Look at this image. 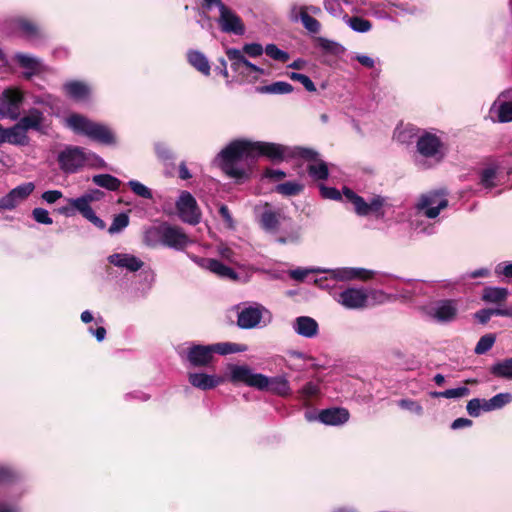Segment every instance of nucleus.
Masks as SVG:
<instances>
[{
    "instance_id": "nucleus-1",
    "label": "nucleus",
    "mask_w": 512,
    "mask_h": 512,
    "mask_svg": "<svg viewBox=\"0 0 512 512\" xmlns=\"http://www.w3.org/2000/svg\"><path fill=\"white\" fill-rule=\"evenodd\" d=\"M229 380L233 384L243 383L260 391L286 397L291 394L289 381L284 376L268 377L261 373H253L246 365H230Z\"/></svg>"
},
{
    "instance_id": "nucleus-2",
    "label": "nucleus",
    "mask_w": 512,
    "mask_h": 512,
    "mask_svg": "<svg viewBox=\"0 0 512 512\" xmlns=\"http://www.w3.org/2000/svg\"><path fill=\"white\" fill-rule=\"evenodd\" d=\"M220 168L230 178L243 183L250 177V169L240 167L243 160L253 161V144L249 140H235L228 144L218 155Z\"/></svg>"
},
{
    "instance_id": "nucleus-3",
    "label": "nucleus",
    "mask_w": 512,
    "mask_h": 512,
    "mask_svg": "<svg viewBox=\"0 0 512 512\" xmlns=\"http://www.w3.org/2000/svg\"><path fill=\"white\" fill-rule=\"evenodd\" d=\"M67 126L76 134L85 135L100 144H116V137L108 126L94 122L81 114H71L67 118Z\"/></svg>"
},
{
    "instance_id": "nucleus-4",
    "label": "nucleus",
    "mask_w": 512,
    "mask_h": 512,
    "mask_svg": "<svg viewBox=\"0 0 512 512\" xmlns=\"http://www.w3.org/2000/svg\"><path fill=\"white\" fill-rule=\"evenodd\" d=\"M103 196L104 193L101 190L94 189L82 195L81 197L69 199V204H71L85 219L90 221L94 226L103 230L106 227L105 222L95 214L92 207L90 206L91 202L98 201Z\"/></svg>"
},
{
    "instance_id": "nucleus-5",
    "label": "nucleus",
    "mask_w": 512,
    "mask_h": 512,
    "mask_svg": "<svg viewBox=\"0 0 512 512\" xmlns=\"http://www.w3.org/2000/svg\"><path fill=\"white\" fill-rule=\"evenodd\" d=\"M253 161L264 157L274 164L283 162L290 152V148L283 144L265 141L253 142Z\"/></svg>"
},
{
    "instance_id": "nucleus-6",
    "label": "nucleus",
    "mask_w": 512,
    "mask_h": 512,
    "mask_svg": "<svg viewBox=\"0 0 512 512\" xmlns=\"http://www.w3.org/2000/svg\"><path fill=\"white\" fill-rule=\"evenodd\" d=\"M57 161L60 169L64 173L73 174L84 166L86 156L83 148L78 146H67L58 154Z\"/></svg>"
},
{
    "instance_id": "nucleus-7",
    "label": "nucleus",
    "mask_w": 512,
    "mask_h": 512,
    "mask_svg": "<svg viewBox=\"0 0 512 512\" xmlns=\"http://www.w3.org/2000/svg\"><path fill=\"white\" fill-rule=\"evenodd\" d=\"M176 208L183 222L191 225H196L200 222L201 213L196 199L191 193L183 191L176 202Z\"/></svg>"
},
{
    "instance_id": "nucleus-8",
    "label": "nucleus",
    "mask_w": 512,
    "mask_h": 512,
    "mask_svg": "<svg viewBox=\"0 0 512 512\" xmlns=\"http://www.w3.org/2000/svg\"><path fill=\"white\" fill-rule=\"evenodd\" d=\"M34 189L35 184L33 182H26L10 190L0 198V212L15 209L33 193Z\"/></svg>"
},
{
    "instance_id": "nucleus-9",
    "label": "nucleus",
    "mask_w": 512,
    "mask_h": 512,
    "mask_svg": "<svg viewBox=\"0 0 512 512\" xmlns=\"http://www.w3.org/2000/svg\"><path fill=\"white\" fill-rule=\"evenodd\" d=\"M417 151L425 158H437L441 160L444 157V144L441 139L430 132H425L417 140Z\"/></svg>"
},
{
    "instance_id": "nucleus-10",
    "label": "nucleus",
    "mask_w": 512,
    "mask_h": 512,
    "mask_svg": "<svg viewBox=\"0 0 512 512\" xmlns=\"http://www.w3.org/2000/svg\"><path fill=\"white\" fill-rule=\"evenodd\" d=\"M219 13L218 24L222 32L238 36L244 35L245 24L240 16L226 5L221 7Z\"/></svg>"
},
{
    "instance_id": "nucleus-11",
    "label": "nucleus",
    "mask_w": 512,
    "mask_h": 512,
    "mask_svg": "<svg viewBox=\"0 0 512 512\" xmlns=\"http://www.w3.org/2000/svg\"><path fill=\"white\" fill-rule=\"evenodd\" d=\"M163 246L175 250H184L190 243L188 235L184 230L168 222H164Z\"/></svg>"
},
{
    "instance_id": "nucleus-12",
    "label": "nucleus",
    "mask_w": 512,
    "mask_h": 512,
    "mask_svg": "<svg viewBox=\"0 0 512 512\" xmlns=\"http://www.w3.org/2000/svg\"><path fill=\"white\" fill-rule=\"evenodd\" d=\"M448 206V200L439 192L423 195L418 204V209L425 210L424 214L429 219L436 218L440 211Z\"/></svg>"
},
{
    "instance_id": "nucleus-13",
    "label": "nucleus",
    "mask_w": 512,
    "mask_h": 512,
    "mask_svg": "<svg viewBox=\"0 0 512 512\" xmlns=\"http://www.w3.org/2000/svg\"><path fill=\"white\" fill-rule=\"evenodd\" d=\"M1 105L6 109V114L12 120L20 116V107L24 101L23 93L15 88H7L2 92Z\"/></svg>"
},
{
    "instance_id": "nucleus-14",
    "label": "nucleus",
    "mask_w": 512,
    "mask_h": 512,
    "mask_svg": "<svg viewBox=\"0 0 512 512\" xmlns=\"http://www.w3.org/2000/svg\"><path fill=\"white\" fill-rule=\"evenodd\" d=\"M215 359L212 345H193L187 350V360L193 367H207Z\"/></svg>"
},
{
    "instance_id": "nucleus-15",
    "label": "nucleus",
    "mask_w": 512,
    "mask_h": 512,
    "mask_svg": "<svg viewBox=\"0 0 512 512\" xmlns=\"http://www.w3.org/2000/svg\"><path fill=\"white\" fill-rule=\"evenodd\" d=\"M368 294L363 289L347 288L339 293L337 301L347 309L366 307Z\"/></svg>"
},
{
    "instance_id": "nucleus-16",
    "label": "nucleus",
    "mask_w": 512,
    "mask_h": 512,
    "mask_svg": "<svg viewBox=\"0 0 512 512\" xmlns=\"http://www.w3.org/2000/svg\"><path fill=\"white\" fill-rule=\"evenodd\" d=\"M458 314L457 302L452 299L441 300L437 302L433 310L432 316L441 323L452 322Z\"/></svg>"
},
{
    "instance_id": "nucleus-17",
    "label": "nucleus",
    "mask_w": 512,
    "mask_h": 512,
    "mask_svg": "<svg viewBox=\"0 0 512 512\" xmlns=\"http://www.w3.org/2000/svg\"><path fill=\"white\" fill-rule=\"evenodd\" d=\"M201 266L214 273L220 278L229 279L231 281H238V273L231 267L223 264L221 261L214 258H202Z\"/></svg>"
},
{
    "instance_id": "nucleus-18",
    "label": "nucleus",
    "mask_w": 512,
    "mask_h": 512,
    "mask_svg": "<svg viewBox=\"0 0 512 512\" xmlns=\"http://www.w3.org/2000/svg\"><path fill=\"white\" fill-rule=\"evenodd\" d=\"M350 414L346 408L333 407L323 409L318 413V420L326 425H341L349 420Z\"/></svg>"
},
{
    "instance_id": "nucleus-19",
    "label": "nucleus",
    "mask_w": 512,
    "mask_h": 512,
    "mask_svg": "<svg viewBox=\"0 0 512 512\" xmlns=\"http://www.w3.org/2000/svg\"><path fill=\"white\" fill-rule=\"evenodd\" d=\"M110 264L126 268L130 272H136L144 266V262L131 254L115 253L108 257Z\"/></svg>"
},
{
    "instance_id": "nucleus-20",
    "label": "nucleus",
    "mask_w": 512,
    "mask_h": 512,
    "mask_svg": "<svg viewBox=\"0 0 512 512\" xmlns=\"http://www.w3.org/2000/svg\"><path fill=\"white\" fill-rule=\"evenodd\" d=\"M262 319V312L257 307H247L238 313L237 325L242 329L256 327Z\"/></svg>"
},
{
    "instance_id": "nucleus-21",
    "label": "nucleus",
    "mask_w": 512,
    "mask_h": 512,
    "mask_svg": "<svg viewBox=\"0 0 512 512\" xmlns=\"http://www.w3.org/2000/svg\"><path fill=\"white\" fill-rule=\"evenodd\" d=\"M189 383L201 390H210L218 386L222 379L205 373H190Z\"/></svg>"
},
{
    "instance_id": "nucleus-22",
    "label": "nucleus",
    "mask_w": 512,
    "mask_h": 512,
    "mask_svg": "<svg viewBox=\"0 0 512 512\" xmlns=\"http://www.w3.org/2000/svg\"><path fill=\"white\" fill-rule=\"evenodd\" d=\"M509 296V291L507 288L503 287H485L482 290L481 300L485 303L497 304L501 305L506 302Z\"/></svg>"
},
{
    "instance_id": "nucleus-23",
    "label": "nucleus",
    "mask_w": 512,
    "mask_h": 512,
    "mask_svg": "<svg viewBox=\"0 0 512 512\" xmlns=\"http://www.w3.org/2000/svg\"><path fill=\"white\" fill-rule=\"evenodd\" d=\"M63 89L67 96L76 101H82L89 97L90 88L81 81H69L64 84Z\"/></svg>"
},
{
    "instance_id": "nucleus-24",
    "label": "nucleus",
    "mask_w": 512,
    "mask_h": 512,
    "mask_svg": "<svg viewBox=\"0 0 512 512\" xmlns=\"http://www.w3.org/2000/svg\"><path fill=\"white\" fill-rule=\"evenodd\" d=\"M294 329L299 335L312 338L318 333V323L311 317L300 316L295 320Z\"/></svg>"
},
{
    "instance_id": "nucleus-25",
    "label": "nucleus",
    "mask_w": 512,
    "mask_h": 512,
    "mask_svg": "<svg viewBox=\"0 0 512 512\" xmlns=\"http://www.w3.org/2000/svg\"><path fill=\"white\" fill-rule=\"evenodd\" d=\"M187 61L204 76L210 75L211 67L209 61L202 52L198 50H189L187 52Z\"/></svg>"
},
{
    "instance_id": "nucleus-26",
    "label": "nucleus",
    "mask_w": 512,
    "mask_h": 512,
    "mask_svg": "<svg viewBox=\"0 0 512 512\" xmlns=\"http://www.w3.org/2000/svg\"><path fill=\"white\" fill-rule=\"evenodd\" d=\"M43 119H44L43 113L37 108H32V109H30L28 115H25L24 117H22L17 123L25 131L30 130V129L35 130V131H40Z\"/></svg>"
},
{
    "instance_id": "nucleus-27",
    "label": "nucleus",
    "mask_w": 512,
    "mask_h": 512,
    "mask_svg": "<svg viewBox=\"0 0 512 512\" xmlns=\"http://www.w3.org/2000/svg\"><path fill=\"white\" fill-rule=\"evenodd\" d=\"M164 222L158 226H151L144 231L143 243L151 248L163 246Z\"/></svg>"
},
{
    "instance_id": "nucleus-28",
    "label": "nucleus",
    "mask_w": 512,
    "mask_h": 512,
    "mask_svg": "<svg viewBox=\"0 0 512 512\" xmlns=\"http://www.w3.org/2000/svg\"><path fill=\"white\" fill-rule=\"evenodd\" d=\"M342 193L346 200L354 205V210L357 215L367 216L368 203L363 197L346 186L343 187Z\"/></svg>"
},
{
    "instance_id": "nucleus-29",
    "label": "nucleus",
    "mask_w": 512,
    "mask_h": 512,
    "mask_svg": "<svg viewBox=\"0 0 512 512\" xmlns=\"http://www.w3.org/2000/svg\"><path fill=\"white\" fill-rule=\"evenodd\" d=\"M492 316L512 317V307L510 308H483L478 310L474 317L479 323L485 325L489 322Z\"/></svg>"
},
{
    "instance_id": "nucleus-30",
    "label": "nucleus",
    "mask_w": 512,
    "mask_h": 512,
    "mask_svg": "<svg viewBox=\"0 0 512 512\" xmlns=\"http://www.w3.org/2000/svg\"><path fill=\"white\" fill-rule=\"evenodd\" d=\"M489 372L496 378L512 380V357L494 363Z\"/></svg>"
},
{
    "instance_id": "nucleus-31",
    "label": "nucleus",
    "mask_w": 512,
    "mask_h": 512,
    "mask_svg": "<svg viewBox=\"0 0 512 512\" xmlns=\"http://www.w3.org/2000/svg\"><path fill=\"white\" fill-rule=\"evenodd\" d=\"M5 139V143L13 145H26L28 143L26 131L18 123L10 128H6Z\"/></svg>"
},
{
    "instance_id": "nucleus-32",
    "label": "nucleus",
    "mask_w": 512,
    "mask_h": 512,
    "mask_svg": "<svg viewBox=\"0 0 512 512\" xmlns=\"http://www.w3.org/2000/svg\"><path fill=\"white\" fill-rule=\"evenodd\" d=\"M293 90V86L284 81H277L257 88V91L263 94H289L293 92Z\"/></svg>"
},
{
    "instance_id": "nucleus-33",
    "label": "nucleus",
    "mask_w": 512,
    "mask_h": 512,
    "mask_svg": "<svg viewBox=\"0 0 512 512\" xmlns=\"http://www.w3.org/2000/svg\"><path fill=\"white\" fill-rule=\"evenodd\" d=\"M92 181L97 186L109 191H117L120 188L121 181L110 174H98L93 176Z\"/></svg>"
},
{
    "instance_id": "nucleus-34",
    "label": "nucleus",
    "mask_w": 512,
    "mask_h": 512,
    "mask_svg": "<svg viewBox=\"0 0 512 512\" xmlns=\"http://www.w3.org/2000/svg\"><path fill=\"white\" fill-rule=\"evenodd\" d=\"M226 55L228 59L231 61V68L233 71L244 74V65L242 64V61H245L246 58L244 57L242 51L236 48H229L226 51Z\"/></svg>"
},
{
    "instance_id": "nucleus-35",
    "label": "nucleus",
    "mask_w": 512,
    "mask_h": 512,
    "mask_svg": "<svg viewBox=\"0 0 512 512\" xmlns=\"http://www.w3.org/2000/svg\"><path fill=\"white\" fill-rule=\"evenodd\" d=\"M307 172L315 180H326L329 177L327 163L319 159L317 164L308 165Z\"/></svg>"
},
{
    "instance_id": "nucleus-36",
    "label": "nucleus",
    "mask_w": 512,
    "mask_h": 512,
    "mask_svg": "<svg viewBox=\"0 0 512 512\" xmlns=\"http://www.w3.org/2000/svg\"><path fill=\"white\" fill-rule=\"evenodd\" d=\"M288 156H291L293 158H301L303 160L312 162L318 161L319 153L312 148L296 146L292 150H290Z\"/></svg>"
},
{
    "instance_id": "nucleus-37",
    "label": "nucleus",
    "mask_w": 512,
    "mask_h": 512,
    "mask_svg": "<svg viewBox=\"0 0 512 512\" xmlns=\"http://www.w3.org/2000/svg\"><path fill=\"white\" fill-rule=\"evenodd\" d=\"M279 216L276 212L267 210L261 214L260 224L266 231H274L279 226Z\"/></svg>"
},
{
    "instance_id": "nucleus-38",
    "label": "nucleus",
    "mask_w": 512,
    "mask_h": 512,
    "mask_svg": "<svg viewBox=\"0 0 512 512\" xmlns=\"http://www.w3.org/2000/svg\"><path fill=\"white\" fill-rule=\"evenodd\" d=\"M304 189V185L297 182H285L278 184L275 191L284 196H296L300 194Z\"/></svg>"
},
{
    "instance_id": "nucleus-39",
    "label": "nucleus",
    "mask_w": 512,
    "mask_h": 512,
    "mask_svg": "<svg viewBox=\"0 0 512 512\" xmlns=\"http://www.w3.org/2000/svg\"><path fill=\"white\" fill-rule=\"evenodd\" d=\"M214 354L218 353L221 355H227L230 353H238L246 350L245 345L237 344V343H217L212 344Z\"/></svg>"
},
{
    "instance_id": "nucleus-40",
    "label": "nucleus",
    "mask_w": 512,
    "mask_h": 512,
    "mask_svg": "<svg viewBox=\"0 0 512 512\" xmlns=\"http://www.w3.org/2000/svg\"><path fill=\"white\" fill-rule=\"evenodd\" d=\"M469 393H470V390L466 386H462V387H458V388L447 389V390L441 391V392H433L431 395L436 398L452 399V398L465 397V396L469 395Z\"/></svg>"
},
{
    "instance_id": "nucleus-41",
    "label": "nucleus",
    "mask_w": 512,
    "mask_h": 512,
    "mask_svg": "<svg viewBox=\"0 0 512 512\" xmlns=\"http://www.w3.org/2000/svg\"><path fill=\"white\" fill-rule=\"evenodd\" d=\"M497 117L500 123L512 122V101L499 103L497 107Z\"/></svg>"
},
{
    "instance_id": "nucleus-42",
    "label": "nucleus",
    "mask_w": 512,
    "mask_h": 512,
    "mask_svg": "<svg viewBox=\"0 0 512 512\" xmlns=\"http://www.w3.org/2000/svg\"><path fill=\"white\" fill-rule=\"evenodd\" d=\"M495 340L496 337L494 334L483 335L476 344V347L474 349L475 353L478 355L486 353L493 347Z\"/></svg>"
},
{
    "instance_id": "nucleus-43",
    "label": "nucleus",
    "mask_w": 512,
    "mask_h": 512,
    "mask_svg": "<svg viewBox=\"0 0 512 512\" xmlns=\"http://www.w3.org/2000/svg\"><path fill=\"white\" fill-rule=\"evenodd\" d=\"M300 18H301V22H302L303 26L309 32L316 34L320 31V29H321L320 22L316 18L309 15L307 12L301 11Z\"/></svg>"
},
{
    "instance_id": "nucleus-44",
    "label": "nucleus",
    "mask_w": 512,
    "mask_h": 512,
    "mask_svg": "<svg viewBox=\"0 0 512 512\" xmlns=\"http://www.w3.org/2000/svg\"><path fill=\"white\" fill-rule=\"evenodd\" d=\"M265 53L273 60L285 63L289 60L290 56L286 51L279 49L275 44H268L265 47Z\"/></svg>"
},
{
    "instance_id": "nucleus-45",
    "label": "nucleus",
    "mask_w": 512,
    "mask_h": 512,
    "mask_svg": "<svg viewBox=\"0 0 512 512\" xmlns=\"http://www.w3.org/2000/svg\"><path fill=\"white\" fill-rule=\"evenodd\" d=\"M128 225L129 216L126 213H119L114 217L113 222L108 229V232L110 234H115L126 228Z\"/></svg>"
},
{
    "instance_id": "nucleus-46",
    "label": "nucleus",
    "mask_w": 512,
    "mask_h": 512,
    "mask_svg": "<svg viewBox=\"0 0 512 512\" xmlns=\"http://www.w3.org/2000/svg\"><path fill=\"white\" fill-rule=\"evenodd\" d=\"M348 23H349V26L354 31L361 32V33L368 32L372 28V23L369 20L359 17V16L351 17L349 19Z\"/></svg>"
},
{
    "instance_id": "nucleus-47",
    "label": "nucleus",
    "mask_w": 512,
    "mask_h": 512,
    "mask_svg": "<svg viewBox=\"0 0 512 512\" xmlns=\"http://www.w3.org/2000/svg\"><path fill=\"white\" fill-rule=\"evenodd\" d=\"M15 60L22 68L28 70L37 71L40 65L39 61L36 58L30 57L22 53L16 54Z\"/></svg>"
},
{
    "instance_id": "nucleus-48",
    "label": "nucleus",
    "mask_w": 512,
    "mask_h": 512,
    "mask_svg": "<svg viewBox=\"0 0 512 512\" xmlns=\"http://www.w3.org/2000/svg\"><path fill=\"white\" fill-rule=\"evenodd\" d=\"M128 185L137 196L144 199H152L153 195L151 190L139 181L131 180Z\"/></svg>"
},
{
    "instance_id": "nucleus-49",
    "label": "nucleus",
    "mask_w": 512,
    "mask_h": 512,
    "mask_svg": "<svg viewBox=\"0 0 512 512\" xmlns=\"http://www.w3.org/2000/svg\"><path fill=\"white\" fill-rule=\"evenodd\" d=\"M288 76L291 80L300 82L308 92H316L315 84L307 75L291 72Z\"/></svg>"
},
{
    "instance_id": "nucleus-50",
    "label": "nucleus",
    "mask_w": 512,
    "mask_h": 512,
    "mask_svg": "<svg viewBox=\"0 0 512 512\" xmlns=\"http://www.w3.org/2000/svg\"><path fill=\"white\" fill-rule=\"evenodd\" d=\"M17 25L19 30L29 37L36 36L38 33L37 26L30 20L19 19Z\"/></svg>"
},
{
    "instance_id": "nucleus-51",
    "label": "nucleus",
    "mask_w": 512,
    "mask_h": 512,
    "mask_svg": "<svg viewBox=\"0 0 512 512\" xmlns=\"http://www.w3.org/2000/svg\"><path fill=\"white\" fill-rule=\"evenodd\" d=\"M32 217L40 224L51 225L53 223L52 218L49 216V212L44 208H34L32 210Z\"/></svg>"
},
{
    "instance_id": "nucleus-52",
    "label": "nucleus",
    "mask_w": 512,
    "mask_h": 512,
    "mask_svg": "<svg viewBox=\"0 0 512 512\" xmlns=\"http://www.w3.org/2000/svg\"><path fill=\"white\" fill-rule=\"evenodd\" d=\"M317 43L321 49L332 54H338L341 49L338 43L323 37L317 38Z\"/></svg>"
},
{
    "instance_id": "nucleus-53",
    "label": "nucleus",
    "mask_w": 512,
    "mask_h": 512,
    "mask_svg": "<svg viewBox=\"0 0 512 512\" xmlns=\"http://www.w3.org/2000/svg\"><path fill=\"white\" fill-rule=\"evenodd\" d=\"M384 198L377 195L373 197L370 203H368L367 215L370 213H374L377 216H383L384 212L382 211V207L384 205Z\"/></svg>"
},
{
    "instance_id": "nucleus-54",
    "label": "nucleus",
    "mask_w": 512,
    "mask_h": 512,
    "mask_svg": "<svg viewBox=\"0 0 512 512\" xmlns=\"http://www.w3.org/2000/svg\"><path fill=\"white\" fill-rule=\"evenodd\" d=\"M348 273V278H357L363 281H367L374 276V272L371 270H367L364 268H353L350 269Z\"/></svg>"
},
{
    "instance_id": "nucleus-55",
    "label": "nucleus",
    "mask_w": 512,
    "mask_h": 512,
    "mask_svg": "<svg viewBox=\"0 0 512 512\" xmlns=\"http://www.w3.org/2000/svg\"><path fill=\"white\" fill-rule=\"evenodd\" d=\"M512 401V395L510 393H499L491 398V404L496 409H500L506 404Z\"/></svg>"
},
{
    "instance_id": "nucleus-56",
    "label": "nucleus",
    "mask_w": 512,
    "mask_h": 512,
    "mask_svg": "<svg viewBox=\"0 0 512 512\" xmlns=\"http://www.w3.org/2000/svg\"><path fill=\"white\" fill-rule=\"evenodd\" d=\"M320 193H321V196L325 199H331V200H341L342 199L341 192L334 187H327V186L321 185Z\"/></svg>"
},
{
    "instance_id": "nucleus-57",
    "label": "nucleus",
    "mask_w": 512,
    "mask_h": 512,
    "mask_svg": "<svg viewBox=\"0 0 512 512\" xmlns=\"http://www.w3.org/2000/svg\"><path fill=\"white\" fill-rule=\"evenodd\" d=\"M318 393L319 387L317 384L313 382H307L300 390V394L306 400L310 399L313 396H316Z\"/></svg>"
},
{
    "instance_id": "nucleus-58",
    "label": "nucleus",
    "mask_w": 512,
    "mask_h": 512,
    "mask_svg": "<svg viewBox=\"0 0 512 512\" xmlns=\"http://www.w3.org/2000/svg\"><path fill=\"white\" fill-rule=\"evenodd\" d=\"M398 405L402 409L414 411L418 415L422 414L423 412L421 405H419L416 401L410 399H401L399 400Z\"/></svg>"
},
{
    "instance_id": "nucleus-59",
    "label": "nucleus",
    "mask_w": 512,
    "mask_h": 512,
    "mask_svg": "<svg viewBox=\"0 0 512 512\" xmlns=\"http://www.w3.org/2000/svg\"><path fill=\"white\" fill-rule=\"evenodd\" d=\"M243 52L250 57H258L263 53V47L259 43H248L243 46Z\"/></svg>"
},
{
    "instance_id": "nucleus-60",
    "label": "nucleus",
    "mask_w": 512,
    "mask_h": 512,
    "mask_svg": "<svg viewBox=\"0 0 512 512\" xmlns=\"http://www.w3.org/2000/svg\"><path fill=\"white\" fill-rule=\"evenodd\" d=\"M467 412L472 417H478L481 413V399L473 398L468 401L466 406Z\"/></svg>"
},
{
    "instance_id": "nucleus-61",
    "label": "nucleus",
    "mask_w": 512,
    "mask_h": 512,
    "mask_svg": "<svg viewBox=\"0 0 512 512\" xmlns=\"http://www.w3.org/2000/svg\"><path fill=\"white\" fill-rule=\"evenodd\" d=\"M496 176V172L492 168L484 169L481 174V183L488 188H491L494 186L493 179Z\"/></svg>"
},
{
    "instance_id": "nucleus-62",
    "label": "nucleus",
    "mask_w": 512,
    "mask_h": 512,
    "mask_svg": "<svg viewBox=\"0 0 512 512\" xmlns=\"http://www.w3.org/2000/svg\"><path fill=\"white\" fill-rule=\"evenodd\" d=\"M219 214L228 228H234V221L227 205H220Z\"/></svg>"
},
{
    "instance_id": "nucleus-63",
    "label": "nucleus",
    "mask_w": 512,
    "mask_h": 512,
    "mask_svg": "<svg viewBox=\"0 0 512 512\" xmlns=\"http://www.w3.org/2000/svg\"><path fill=\"white\" fill-rule=\"evenodd\" d=\"M263 177L274 181H279L286 177V173L282 170L266 168L263 172Z\"/></svg>"
},
{
    "instance_id": "nucleus-64",
    "label": "nucleus",
    "mask_w": 512,
    "mask_h": 512,
    "mask_svg": "<svg viewBox=\"0 0 512 512\" xmlns=\"http://www.w3.org/2000/svg\"><path fill=\"white\" fill-rule=\"evenodd\" d=\"M62 197H63V194L59 190H48V191H45L41 195V198L44 201H46L48 204H53V203H55L56 201H58Z\"/></svg>"
}]
</instances>
